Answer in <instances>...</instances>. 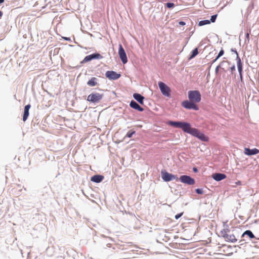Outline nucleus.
<instances>
[{
  "mask_svg": "<svg viewBox=\"0 0 259 259\" xmlns=\"http://www.w3.org/2000/svg\"><path fill=\"white\" fill-rule=\"evenodd\" d=\"M167 124L175 127L181 128L184 132L196 137L202 141L207 142L208 140L207 137L205 136L203 133H200L197 128L192 127L189 123L169 121Z\"/></svg>",
  "mask_w": 259,
  "mask_h": 259,
  "instance_id": "obj_1",
  "label": "nucleus"
},
{
  "mask_svg": "<svg viewBox=\"0 0 259 259\" xmlns=\"http://www.w3.org/2000/svg\"><path fill=\"white\" fill-rule=\"evenodd\" d=\"M220 234L222 237L228 242H236L237 241L235 236L234 234L230 233V231L227 227L226 228L223 229L220 232Z\"/></svg>",
  "mask_w": 259,
  "mask_h": 259,
  "instance_id": "obj_2",
  "label": "nucleus"
},
{
  "mask_svg": "<svg viewBox=\"0 0 259 259\" xmlns=\"http://www.w3.org/2000/svg\"><path fill=\"white\" fill-rule=\"evenodd\" d=\"M188 98L190 101L199 103L201 101V94L198 91H190L188 92Z\"/></svg>",
  "mask_w": 259,
  "mask_h": 259,
  "instance_id": "obj_3",
  "label": "nucleus"
},
{
  "mask_svg": "<svg viewBox=\"0 0 259 259\" xmlns=\"http://www.w3.org/2000/svg\"><path fill=\"white\" fill-rule=\"evenodd\" d=\"M103 94L98 93H94L90 94L87 97V101L94 103H99L102 99Z\"/></svg>",
  "mask_w": 259,
  "mask_h": 259,
  "instance_id": "obj_4",
  "label": "nucleus"
},
{
  "mask_svg": "<svg viewBox=\"0 0 259 259\" xmlns=\"http://www.w3.org/2000/svg\"><path fill=\"white\" fill-rule=\"evenodd\" d=\"M158 85L161 93L166 97H170V89L163 82L160 81L158 82Z\"/></svg>",
  "mask_w": 259,
  "mask_h": 259,
  "instance_id": "obj_5",
  "label": "nucleus"
},
{
  "mask_svg": "<svg viewBox=\"0 0 259 259\" xmlns=\"http://www.w3.org/2000/svg\"><path fill=\"white\" fill-rule=\"evenodd\" d=\"M182 105L183 107L188 109H194L195 110H198L199 109L198 106L194 102L190 101H184L182 103Z\"/></svg>",
  "mask_w": 259,
  "mask_h": 259,
  "instance_id": "obj_6",
  "label": "nucleus"
},
{
  "mask_svg": "<svg viewBox=\"0 0 259 259\" xmlns=\"http://www.w3.org/2000/svg\"><path fill=\"white\" fill-rule=\"evenodd\" d=\"M161 177L163 180L165 182H169L171 180H175L178 181V178L171 174H169L166 171L161 172Z\"/></svg>",
  "mask_w": 259,
  "mask_h": 259,
  "instance_id": "obj_7",
  "label": "nucleus"
},
{
  "mask_svg": "<svg viewBox=\"0 0 259 259\" xmlns=\"http://www.w3.org/2000/svg\"><path fill=\"white\" fill-rule=\"evenodd\" d=\"M178 180H180L182 183L186 184L189 185H192L195 184V180L190 176L186 175L181 176Z\"/></svg>",
  "mask_w": 259,
  "mask_h": 259,
  "instance_id": "obj_8",
  "label": "nucleus"
},
{
  "mask_svg": "<svg viewBox=\"0 0 259 259\" xmlns=\"http://www.w3.org/2000/svg\"><path fill=\"white\" fill-rule=\"evenodd\" d=\"M118 54L119 57L123 64L127 62V58L125 51L121 44L119 45Z\"/></svg>",
  "mask_w": 259,
  "mask_h": 259,
  "instance_id": "obj_9",
  "label": "nucleus"
},
{
  "mask_svg": "<svg viewBox=\"0 0 259 259\" xmlns=\"http://www.w3.org/2000/svg\"><path fill=\"white\" fill-rule=\"evenodd\" d=\"M103 58V56L99 53L93 54L85 57L81 61V63L88 62L92 59H100Z\"/></svg>",
  "mask_w": 259,
  "mask_h": 259,
  "instance_id": "obj_10",
  "label": "nucleus"
},
{
  "mask_svg": "<svg viewBox=\"0 0 259 259\" xmlns=\"http://www.w3.org/2000/svg\"><path fill=\"white\" fill-rule=\"evenodd\" d=\"M105 76L110 80H116L118 79L121 75L113 71H107L105 73Z\"/></svg>",
  "mask_w": 259,
  "mask_h": 259,
  "instance_id": "obj_11",
  "label": "nucleus"
},
{
  "mask_svg": "<svg viewBox=\"0 0 259 259\" xmlns=\"http://www.w3.org/2000/svg\"><path fill=\"white\" fill-rule=\"evenodd\" d=\"M235 53L237 55L236 60H237V68L238 70V72L239 74L243 73V64L241 61V59L239 58L238 53L236 51H234Z\"/></svg>",
  "mask_w": 259,
  "mask_h": 259,
  "instance_id": "obj_12",
  "label": "nucleus"
},
{
  "mask_svg": "<svg viewBox=\"0 0 259 259\" xmlns=\"http://www.w3.org/2000/svg\"><path fill=\"white\" fill-rule=\"evenodd\" d=\"M259 153V150L256 148L250 149L248 148L244 149V154L247 155H255Z\"/></svg>",
  "mask_w": 259,
  "mask_h": 259,
  "instance_id": "obj_13",
  "label": "nucleus"
},
{
  "mask_svg": "<svg viewBox=\"0 0 259 259\" xmlns=\"http://www.w3.org/2000/svg\"><path fill=\"white\" fill-rule=\"evenodd\" d=\"M212 178L217 181H220L226 178V175L224 174L215 173L212 176Z\"/></svg>",
  "mask_w": 259,
  "mask_h": 259,
  "instance_id": "obj_14",
  "label": "nucleus"
},
{
  "mask_svg": "<svg viewBox=\"0 0 259 259\" xmlns=\"http://www.w3.org/2000/svg\"><path fill=\"white\" fill-rule=\"evenodd\" d=\"M31 107V105L30 104H28L26 105L24 107V113L23 116V120L25 121L28 117L29 116V110Z\"/></svg>",
  "mask_w": 259,
  "mask_h": 259,
  "instance_id": "obj_15",
  "label": "nucleus"
},
{
  "mask_svg": "<svg viewBox=\"0 0 259 259\" xmlns=\"http://www.w3.org/2000/svg\"><path fill=\"white\" fill-rule=\"evenodd\" d=\"M130 106L135 109H136L139 111H143L144 110V109L141 107L137 102H136L135 101H132L130 104Z\"/></svg>",
  "mask_w": 259,
  "mask_h": 259,
  "instance_id": "obj_16",
  "label": "nucleus"
},
{
  "mask_svg": "<svg viewBox=\"0 0 259 259\" xmlns=\"http://www.w3.org/2000/svg\"><path fill=\"white\" fill-rule=\"evenodd\" d=\"M104 179V177L101 175H95L93 176L91 180L92 182H95V183H100Z\"/></svg>",
  "mask_w": 259,
  "mask_h": 259,
  "instance_id": "obj_17",
  "label": "nucleus"
},
{
  "mask_svg": "<svg viewBox=\"0 0 259 259\" xmlns=\"http://www.w3.org/2000/svg\"><path fill=\"white\" fill-rule=\"evenodd\" d=\"M134 98L135 100H136L138 102H139L140 104H143V100H144V97L141 96L139 94L135 93L133 95Z\"/></svg>",
  "mask_w": 259,
  "mask_h": 259,
  "instance_id": "obj_18",
  "label": "nucleus"
},
{
  "mask_svg": "<svg viewBox=\"0 0 259 259\" xmlns=\"http://www.w3.org/2000/svg\"><path fill=\"white\" fill-rule=\"evenodd\" d=\"M87 84L90 87H94L97 84V79L96 77H93L90 79Z\"/></svg>",
  "mask_w": 259,
  "mask_h": 259,
  "instance_id": "obj_19",
  "label": "nucleus"
},
{
  "mask_svg": "<svg viewBox=\"0 0 259 259\" xmlns=\"http://www.w3.org/2000/svg\"><path fill=\"white\" fill-rule=\"evenodd\" d=\"M245 235H248L250 239H252V238H254V235L253 234L252 232L250 230H246V231H245L243 233L242 236L243 237Z\"/></svg>",
  "mask_w": 259,
  "mask_h": 259,
  "instance_id": "obj_20",
  "label": "nucleus"
},
{
  "mask_svg": "<svg viewBox=\"0 0 259 259\" xmlns=\"http://www.w3.org/2000/svg\"><path fill=\"white\" fill-rule=\"evenodd\" d=\"M224 51L223 49H222L220 51L219 53L218 54V56H217L216 58L212 61L211 64L214 63L220 57L224 55Z\"/></svg>",
  "mask_w": 259,
  "mask_h": 259,
  "instance_id": "obj_21",
  "label": "nucleus"
},
{
  "mask_svg": "<svg viewBox=\"0 0 259 259\" xmlns=\"http://www.w3.org/2000/svg\"><path fill=\"white\" fill-rule=\"evenodd\" d=\"M198 54V49L195 48L193 50L191 56L189 57V59H191L194 58Z\"/></svg>",
  "mask_w": 259,
  "mask_h": 259,
  "instance_id": "obj_22",
  "label": "nucleus"
},
{
  "mask_svg": "<svg viewBox=\"0 0 259 259\" xmlns=\"http://www.w3.org/2000/svg\"><path fill=\"white\" fill-rule=\"evenodd\" d=\"M210 23V21L208 20H202L199 21L198 25L199 26H203L204 25L209 24Z\"/></svg>",
  "mask_w": 259,
  "mask_h": 259,
  "instance_id": "obj_23",
  "label": "nucleus"
},
{
  "mask_svg": "<svg viewBox=\"0 0 259 259\" xmlns=\"http://www.w3.org/2000/svg\"><path fill=\"white\" fill-rule=\"evenodd\" d=\"M135 134V131L131 130L127 132L126 136L128 138H131L133 136V135Z\"/></svg>",
  "mask_w": 259,
  "mask_h": 259,
  "instance_id": "obj_24",
  "label": "nucleus"
},
{
  "mask_svg": "<svg viewBox=\"0 0 259 259\" xmlns=\"http://www.w3.org/2000/svg\"><path fill=\"white\" fill-rule=\"evenodd\" d=\"M250 30H249V32H247L246 34L245 42H247V44H248L249 42V40H250L249 35H250Z\"/></svg>",
  "mask_w": 259,
  "mask_h": 259,
  "instance_id": "obj_25",
  "label": "nucleus"
},
{
  "mask_svg": "<svg viewBox=\"0 0 259 259\" xmlns=\"http://www.w3.org/2000/svg\"><path fill=\"white\" fill-rule=\"evenodd\" d=\"M217 17V15H212L211 17V19H210V22H214L215 20H216V18Z\"/></svg>",
  "mask_w": 259,
  "mask_h": 259,
  "instance_id": "obj_26",
  "label": "nucleus"
},
{
  "mask_svg": "<svg viewBox=\"0 0 259 259\" xmlns=\"http://www.w3.org/2000/svg\"><path fill=\"white\" fill-rule=\"evenodd\" d=\"M166 7L168 8H171L175 6V5L174 3H166Z\"/></svg>",
  "mask_w": 259,
  "mask_h": 259,
  "instance_id": "obj_27",
  "label": "nucleus"
},
{
  "mask_svg": "<svg viewBox=\"0 0 259 259\" xmlns=\"http://www.w3.org/2000/svg\"><path fill=\"white\" fill-rule=\"evenodd\" d=\"M183 214V212L178 213L175 215V219L176 220L179 219L180 217H182V215Z\"/></svg>",
  "mask_w": 259,
  "mask_h": 259,
  "instance_id": "obj_28",
  "label": "nucleus"
},
{
  "mask_svg": "<svg viewBox=\"0 0 259 259\" xmlns=\"http://www.w3.org/2000/svg\"><path fill=\"white\" fill-rule=\"evenodd\" d=\"M196 192L197 193V194H202L203 193V191L201 189H196Z\"/></svg>",
  "mask_w": 259,
  "mask_h": 259,
  "instance_id": "obj_29",
  "label": "nucleus"
},
{
  "mask_svg": "<svg viewBox=\"0 0 259 259\" xmlns=\"http://www.w3.org/2000/svg\"><path fill=\"white\" fill-rule=\"evenodd\" d=\"M231 73H233V71L235 70V66L234 65H233L231 68H230Z\"/></svg>",
  "mask_w": 259,
  "mask_h": 259,
  "instance_id": "obj_30",
  "label": "nucleus"
},
{
  "mask_svg": "<svg viewBox=\"0 0 259 259\" xmlns=\"http://www.w3.org/2000/svg\"><path fill=\"white\" fill-rule=\"evenodd\" d=\"M221 67V65L218 66L215 69V72L217 74L219 72V68Z\"/></svg>",
  "mask_w": 259,
  "mask_h": 259,
  "instance_id": "obj_31",
  "label": "nucleus"
},
{
  "mask_svg": "<svg viewBox=\"0 0 259 259\" xmlns=\"http://www.w3.org/2000/svg\"><path fill=\"white\" fill-rule=\"evenodd\" d=\"M239 76H240V81L243 82V73L242 74H239Z\"/></svg>",
  "mask_w": 259,
  "mask_h": 259,
  "instance_id": "obj_32",
  "label": "nucleus"
},
{
  "mask_svg": "<svg viewBox=\"0 0 259 259\" xmlns=\"http://www.w3.org/2000/svg\"><path fill=\"white\" fill-rule=\"evenodd\" d=\"M224 63H228L229 65L230 64V63L229 61H222L221 63V65H222Z\"/></svg>",
  "mask_w": 259,
  "mask_h": 259,
  "instance_id": "obj_33",
  "label": "nucleus"
},
{
  "mask_svg": "<svg viewBox=\"0 0 259 259\" xmlns=\"http://www.w3.org/2000/svg\"><path fill=\"white\" fill-rule=\"evenodd\" d=\"M179 23L180 25L182 26L185 25L186 24L185 22H184V21H180Z\"/></svg>",
  "mask_w": 259,
  "mask_h": 259,
  "instance_id": "obj_34",
  "label": "nucleus"
},
{
  "mask_svg": "<svg viewBox=\"0 0 259 259\" xmlns=\"http://www.w3.org/2000/svg\"><path fill=\"white\" fill-rule=\"evenodd\" d=\"M3 13L2 12V11H1L0 10V19L2 18V17L3 16Z\"/></svg>",
  "mask_w": 259,
  "mask_h": 259,
  "instance_id": "obj_35",
  "label": "nucleus"
},
{
  "mask_svg": "<svg viewBox=\"0 0 259 259\" xmlns=\"http://www.w3.org/2000/svg\"><path fill=\"white\" fill-rule=\"evenodd\" d=\"M222 69L224 72H226L228 70L227 68H222Z\"/></svg>",
  "mask_w": 259,
  "mask_h": 259,
  "instance_id": "obj_36",
  "label": "nucleus"
},
{
  "mask_svg": "<svg viewBox=\"0 0 259 259\" xmlns=\"http://www.w3.org/2000/svg\"><path fill=\"white\" fill-rule=\"evenodd\" d=\"M193 171H194V172H197V168H196V167L193 168Z\"/></svg>",
  "mask_w": 259,
  "mask_h": 259,
  "instance_id": "obj_37",
  "label": "nucleus"
},
{
  "mask_svg": "<svg viewBox=\"0 0 259 259\" xmlns=\"http://www.w3.org/2000/svg\"><path fill=\"white\" fill-rule=\"evenodd\" d=\"M236 184H237V185H241V182L240 181H238V182L236 183Z\"/></svg>",
  "mask_w": 259,
  "mask_h": 259,
  "instance_id": "obj_38",
  "label": "nucleus"
},
{
  "mask_svg": "<svg viewBox=\"0 0 259 259\" xmlns=\"http://www.w3.org/2000/svg\"><path fill=\"white\" fill-rule=\"evenodd\" d=\"M5 0H0V4L4 3Z\"/></svg>",
  "mask_w": 259,
  "mask_h": 259,
  "instance_id": "obj_39",
  "label": "nucleus"
}]
</instances>
